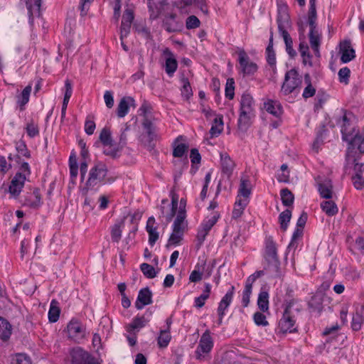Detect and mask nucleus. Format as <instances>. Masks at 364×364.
Here are the masks:
<instances>
[{
    "instance_id": "28",
    "label": "nucleus",
    "mask_w": 364,
    "mask_h": 364,
    "mask_svg": "<svg viewBox=\"0 0 364 364\" xmlns=\"http://www.w3.org/2000/svg\"><path fill=\"white\" fill-rule=\"evenodd\" d=\"M223 130V116L220 115L214 119L213 124L210 129V136H218Z\"/></svg>"
},
{
    "instance_id": "17",
    "label": "nucleus",
    "mask_w": 364,
    "mask_h": 364,
    "mask_svg": "<svg viewBox=\"0 0 364 364\" xmlns=\"http://www.w3.org/2000/svg\"><path fill=\"white\" fill-rule=\"evenodd\" d=\"M220 156L222 172L228 178H230L235 167V164L227 153H220Z\"/></svg>"
},
{
    "instance_id": "39",
    "label": "nucleus",
    "mask_w": 364,
    "mask_h": 364,
    "mask_svg": "<svg viewBox=\"0 0 364 364\" xmlns=\"http://www.w3.org/2000/svg\"><path fill=\"white\" fill-rule=\"evenodd\" d=\"M281 200L284 206H290L293 204L294 196L291 191L285 188L280 191Z\"/></svg>"
},
{
    "instance_id": "6",
    "label": "nucleus",
    "mask_w": 364,
    "mask_h": 364,
    "mask_svg": "<svg viewBox=\"0 0 364 364\" xmlns=\"http://www.w3.org/2000/svg\"><path fill=\"white\" fill-rule=\"evenodd\" d=\"M161 27L169 33H177L183 29V24L178 19L177 14L171 10L163 17Z\"/></svg>"
},
{
    "instance_id": "15",
    "label": "nucleus",
    "mask_w": 364,
    "mask_h": 364,
    "mask_svg": "<svg viewBox=\"0 0 364 364\" xmlns=\"http://www.w3.org/2000/svg\"><path fill=\"white\" fill-rule=\"evenodd\" d=\"M26 180V178L25 173L17 172L11 180V184L9 187V193L14 196H18L24 186Z\"/></svg>"
},
{
    "instance_id": "14",
    "label": "nucleus",
    "mask_w": 364,
    "mask_h": 364,
    "mask_svg": "<svg viewBox=\"0 0 364 364\" xmlns=\"http://www.w3.org/2000/svg\"><path fill=\"white\" fill-rule=\"evenodd\" d=\"M255 111L240 110V115L237 120L238 130L246 132L252 124V119L255 117Z\"/></svg>"
},
{
    "instance_id": "38",
    "label": "nucleus",
    "mask_w": 364,
    "mask_h": 364,
    "mask_svg": "<svg viewBox=\"0 0 364 364\" xmlns=\"http://www.w3.org/2000/svg\"><path fill=\"white\" fill-rule=\"evenodd\" d=\"M60 313V310L58 306V302L55 300H53L48 311L49 321L52 323L56 322L59 318Z\"/></svg>"
},
{
    "instance_id": "36",
    "label": "nucleus",
    "mask_w": 364,
    "mask_h": 364,
    "mask_svg": "<svg viewBox=\"0 0 364 364\" xmlns=\"http://www.w3.org/2000/svg\"><path fill=\"white\" fill-rule=\"evenodd\" d=\"M210 289L211 285L210 284H205L203 293L195 299L196 307L200 309L204 306L205 300L209 298Z\"/></svg>"
},
{
    "instance_id": "16",
    "label": "nucleus",
    "mask_w": 364,
    "mask_h": 364,
    "mask_svg": "<svg viewBox=\"0 0 364 364\" xmlns=\"http://www.w3.org/2000/svg\"><path fill=\"white\" fill-rule=\"evenodd\" d=\"M341 60L346 63L355 58V50L352 48L350 41H344L340 43Z\"/></svg>"
},
{
    "instance_id": "8",
    "label": "nucleus",
    "mask_w": 364,
    "mask_h": 364,
    "mask_svg": "<svg viewBox=\"0 0 364 364\" xmlns=\"http://www.w3.org/2000/svg\"><path fill=\"white\" fill-rule=\"evenodd\" d=\"M72 364H100L95 358L81 348H74L71 352Z\"/></svg>"
},
{
    "instance_id": "37",
    "label": "nucleus",
    "mask_w": 364,
    "mask_h": 364,
    "mask_svg": "<svg viewBox=\"0 0 364 364\" xmlns=\"http://www.w3.org/2000/svg\"><path fill=\"white\" fill-rule=\"evenodd\" d=\"M304 81L307 85L304 88L302 96L304 98L313 97L316 93V89L313 87L311 84V76L309 73H306L304 75Z\"/></svg>"
},
{
    "instance_id": "60",
    "label": "nucleus",
    "mask_w": 364,
    "mask_h": 364,
    "mask_svg": "<svg viewBox=\"0 0 364 364\" xmlns=\"http://www.w3.org/2000/svg\"><path fill=\"white\" fill-rule=\"evenodd\" d=\"M254 321L257 326H266L268 325V322L266 319V316L261 312H256L254 314Z\"/></svg>"
},
{
    "instance_id": "49",
    "label": "nucleus",
    "mask_w": 364,
    "mask_h": 364,
    "mask_svg": "<svg viewBox=\"0 0 364 364\" xmlns=\"http://www.w3.org/2000/svg\"><path fill=\"white\" fill-rule=\"evenodd\" d=\"M31 92V86L28 85L23 89L21 95L18 97L19 99L18 100V103L21 107H23L28 102Z\"/></svg>"
},
{
    "instance_id": "63",
    "label": "nucleus",
    "mask_w": 364,
    "mask_h": 364,
    "mask_svg": "<svg viewBox=\"0 0 364 364\" xmlns=\"http://www.w3.org/2000/svg\"><path fill=\"white\" fill-rule=\"evenodd\" d=\"M11 364H31L30 358L24 354H18L11 361Z\"/></svg>"
},
{
    "instance_id": "23",
    "label": "nucleus",
    "mask_w": 364,
    "mask_h": 364,
    "mask_svg": "<svg viewBox=\"0 0 364 364\" xmlns=\"http://www.w3.org/2000/svg\"><path fill=\"white\" fill-rule=\"evenodd\" d=\"M264 108L267 112L276 117H279L283 112L281 104L277 101H267L264 104Z\"/></svg>"
},
{
    "instance_id": "9",
    "label": "nucleus",
    "mask_w": 364,
    "mask_h": 364,
    "mask_svg": "<svg viewBox=\"0 0 364 364\" xmlns=\"http://www.w3.org/2000/svg\"><path fill=\"white\" fill-rule=\"evenodd\" d=\"M142 125L146 132V134L141 136V141L149 150H152L154 147L152 141L156 138L154 127L151 122L147 118L144 119Z\"/></svg>"
},
{
    "instance_id": "29",
    "label": "nucleus",
    "mask_w": 364,
    "mask_h": 364,
    "mask_svg": "<svg viewBox=\"0 0 364 364\" xmlns=\"http://www.w3.org/2000/svg\"><path fill=\"white\" fill-rule=\"evenodd\" d=\"M364 323V306L360 311H357L353 316L351 327L353 331H359Z\"/></svg>"
},
{
    "instance_id": "2",
    "label": "nucleus",
    "mask_w": 364,
    "mask_h": 364,
    "mask_svg": "<svg viewBox=\"0 0 364 364\" xmlns=\"http://www.w3.org/2000/svg\"><path fill=\"white\" fill-rule=\"evenodd\" d=\"M107 173V168L102 163L96 164L90 171L88 179L86 181V187L82 188L83 196H86L88 188L94 187L98 183L104 181Z\"/></svg>"
},
{
    "instance_id": "11",
    "label": "nucleus",
    "mask_w": 364,
    "mask_h": 364,
    "mask_svg": "<svg viewBox=\"0 0 364 364\" xmlns=\"http://www.w3.org/2000/svg\"><path fill=\"white\" fill-rule=\"evenodd\" d=\"M213 346V340L210 334V331L206 330L202 335L196 353L198 359L203 358L202 353H207L210 351Z\"/></svg>"
},
{
    "instance_id": "48",
    "label": "nucleus",
    "mask_w": 364,
    "mask_h": 364,
    "mask_svg": "<svg viewBox=\"0 0 364 364\" xmlns=\"http://www.w3.org/2000/svg\"><path fill=\"white\" fill-rule=\"evenodd\" d=\"M140 269L144 276L147 278L152 279L156 276V272L153 266L147 263H142L140 265Z\"/></svg>"
},
{
    "instance_id": "54",
    "label": "nucleus",
    "mask_w": 364,
    "mask_h": 364,
    "mask_svg": "<svg viewBox=\"0 0 364 364\" xmlns=\"http://www.w3.org/2000/svg\"><path fill=\"white\" fill-rule=\"evenodd\" d=\"M27 134L31 137L33 138L39 134V129L37 124H36L33 120L28 122L26 127Z\"/></svg>"
},
{
    "instance_id": "45",
    "label": "nucleus",
    "mask_w": 364,
    "mask_h": 364,
    "mask_svg": "<svg viewBox=\"0 0 364 364\" xmlns=\"http://www.w3.org/2000/svg\"><path fill=\"white\" fill-rule=\"evenodd\" d=\"M178 68V63L175 58H166L165 63L166 73L172 76Z\"/></svg>"
},
{
    "instance_id": "7",
    "label": "nucleus",
    "mask_w": 364,
    "mask_h": 364,
    "mask_svg": "<svg viewBox=\"0 0 364 364\" xmlns=\"http://www.w3.org/2000/svg\"><path fill=\"white\" fill-rule=\"evenodd\" d=\"M148 10L149 19L153 21L157 19L161 16L164 17L172 9H171L168 0H156L154 4H149Z\"/></svg>"
},
{
    "instance_id": "27",
    "label": "nucleus",
    "mask_w": 364,
    "mask_h": 364,
    "mask_svg": "<svg viewBox=\"0 0 364 364\" xmlns=\"http://www.w3.org/2000/svg\"><path fill=\"white\" fill-rule=\"evenodd\" d=\"M254 105L253 97L250 94L244 93L241 97L240 110L255 111Z\"/></svg>"
},
{
    "instance_id": "43",
    "label": "nucleus",
    "mask_w": 364,
    "mask_h": 364,
    "mask_svg": "<svg viewBox=\"0 0 364 364\" xmlns=\"http://www.w3.org/2000/svg\"><path fill=\"white\" fill-rule=\"evenodd\" d=\"M269 294L267 291H261L258 296L257 305L259 309L265 312L269 309Z\"/></svg>"
},
{
    "instance_id": "46",
    "label": "nucleus",
    "mask_w": 364,
    "mask_h": 364,
    "mask_svg": "<svg viewBox=\"0 0 364 364\" xmlns=\"http://www.w3.org/2000/svg\"><path fill=\"white\" fill-rule=\"evenodd\" d=\"M286 46V50L290 57H294L296 55V51L293 48V41L289 33L281 34Z\"/></svg>"
},
{
    "instance_id": "64",
    "label": "nucleus",
    "mask_w": 364,
    "mask_h": 364,
    "mask_svg": "<svg viewBox=\"0 0 364 364\" xmlns=\"http://www.w3.org/2000/svg\"><path fill=\"white\" fill-rule=\"evenodd\" d=\"M353 184L355 188L362 189L364 186V177L362 174H355L353 177Z\"/></svg>"
},
{
    "instance_id": "61",
    "label": "nucleus",
    "mask_w": 364,
    "mask_h": 364,
    "mask_svg": "<svg viewBox=\"0 0 364 364\" xmlns=\"http://www.w3.org/2000/svg\"><path fill=\"white\" fill-rule=\"evenodd\" d=\"M111 236L113 242H119L122 236V230L119 225L116 224L112 227L111 230Z\"/></svg>"
},
{
    "instance_id": "62",
    "label": "nucleus",
    "mask_w": 364,
    "mask_h": 364,
    "mask_svg": "<svg viewBox=\"0 0 364 364\" xmlns=\"http://www.w3.org/2000/svg\"><path fill=\"white\" fill-rule=\"evenodd\" d=\"M134 18V14L133 9L130 8H127L124 10V14L122 16V21H124L125 23H131L133 22Z\"/></svg>"
},
{
    "instance_id": "51",
    "label": "nucleus",
    "mask_w": 364,
    "mask_h": 364,
    "mask_svg": "<svg viewBox=\"0 0 364 364\" xmlns=\"http://www.w3.org/2000/svg\"><path fill=\"white\" fill-rule=\"evenodd\" d=\"M350 151H351L350 153L349 159L348 160L346 159L347 163L349 164L350 161L352 160V161L355 164H354V170L355 171V174H358V173L362 174L364 171L363 164L357 162L356 159L355 158V156H354V149H350ZM346 157L347 158V156Z\"/></svg>"
},
{
    "instance_id": "44",
    "label": "nucleus",
    "mask_w": 364,
    "mask_h": 364,
    "mask_svg": "<svg viewBox=\"0 0 364 364\" xmlns=\"http://www.w3.org/2000/svg\"><path fill=\"white\" fill-rule=\"evenodd\" d=\"M321 295H315L311 297L309 302V307L314 311L321 312L323 309Z\"/></svg>"
},
{
    "instance_id": "53",
    "label": "nucleus",
    "mask_w": 364,
    "mask_h": 364,
    "mask_svg": "<svg viewBox=\"0 0 364 364\" xmlns=\"http://www.w3.org/2000/svg\"><path fill=\"white\" fill-rule=\"evenodd\" d=\"M183 234L176 232H172L171 234L166 247H168L171 245H178L183 240Z\"/></svg>"
},
{
    "instance_id": "25",
    "label": "nucleus",
    "mask_w": 364,
    "mask_h": 364,
    "mask_svg": "<svg viewBox=\"0 0 364 364\" xmlns=\"http://www.w3.org/2000/svg\"><path fill=\"white\" fill-rule=\"evenodd\" d=\"M332 183L329 179H325L318 184V191L322 198L330 199L332 198Z\"/></svg>"
},
{
    "instance_id": "19",
    "label": "nucleus",
    "mask_w": 364,
    "mask_h": 364,
    "mask_svg": "<svg viewBox=\"0 0 364 364\" xmlns=\"http://www.w3.org/2000/svg\"><path fill=\"white\" fill-rule=\"evenodd\" d=\"M186 216V210H184V208L183 209L181 208L178 210L176 218L173 222V232H176L178 233L181 232L182 234H184L185 230L187 227V223L185 220Z\"/></svg>"
},
{
    "instance_id": "21",
    "label": "nucleus",
    "mask_w": 364,
    "mask_h": 364,
    "mask_svg": "<svg viewBox=\"0 0 364 364\" xmlns=\"http://www.w3.org/2000/svg\"><path fill=\"white\" fill-rule=\"evenodd\" d=\"M309 42L312 49L314 50L315 55L318 57L320 56L319 46L321 43V36L319 34L316 26L310 27L309 31Z\"/></svg>"
},
{
    "instance_id": "55",
    "label": "nucleus",
    "mask_w": 364,
    "mask_h": 364,
    "mask_svg": "<svg viewBox=\"0 0 364 364\" xmlns=\"http://www.w3.org/2000/svg\"><path fill=\"white\" fill-rule=\"evenodd\" d=\"M235 82L232 78H229L227 80L226 85H225V96L230 100L233 99L235 92Z\"/></svg>"
},
{
    "instance_id": "30",
    "label": "nucleus",
    "mask_w": 364,
    "mask_h": 364,
    "mask_svg": "<svg viewBox=\"0 0 364 364\" xmlns=\"http://www.w3.org/2000/svg\"><path fill=\"white\" fill-rule=\"evenodd\" d=\"M249 200L247 199H241L238 198L235 203V207L232 210V218L235 219H237L240 218L242 214L243 213V211L248 204Z\"/></svg>"
},
{
    "instance_id": "52",
    "label": "nucleus",
    "mask_w": 364,
    "mask_h": 364,
    "mask_svg": "<svg viewBox=\"0 0 364 364\" xmlns=\"http://www.w3.org/2000/svg\"><path fill=\"white\" fill-rule=\"evenodd\" d=\"M106 148L104 149L103 152L105 155L110 156L112 158H116L118 156V153L122 150V149L117 144H114L112 146H105Z\"/></svg>"
},
{
    "instance_id": "42",
    "label": "nucleus",
    "mask_w": 364,
    "mask_h": 364,
    "mask_svg": "<svg viewBox=\"0 0 364 364\" xmlns=\"http://www.w3.org/2000/svg\"><path fill=\"white\" fill-rule=\"evenodd\" d=\"M291 218V212L290 210L287 209L282 212L279 216V222L280 228L283 231L287 229L288 223H289Z\"/></svg>"
},
{
    "instance_id": "24",
    "label": "nucleus",
    "mask_w": 364,
    "mask_h": 364,
    "mask_svg": "<svg viewBox=\"0 0 364 364\" xmlns=\"http://www.w3.org/2000/svg\"><path fill=\"white\" fill-rule=\"evenodd\" d=\"M234 290L235 287L232 286L230 289L226 293V294L223 297L222 300L220 301L219 306L218 308V312L219 316H224L225 310L228 307L232 301Z\"/></svg>"
},
{
    "instance_id": "56",
    "label": "nucleus",
    "mask_w": 364,
    "mask_h": 364,
    "mask_svg": "<svg viewBox=\"0 0 364 364\" xmlns=\"http://www.w3.org/2000/svg\"><path fill=\"white\" fill-rule=\"evenodd\" d=\"M188 150V146L185 144H179L174 146L173 151V156L174 157L180 158Z\"/></svg>"
},
{
    "instance_id": "50",
    "label": "nucleus",
    "mask_w": 364,
    "mask_h": 364,
    "mask_svg": "<svg viewBox=\"0 0 364 364\" xmlns=\"http://www.w3.org/2000/svg\"><path fill=\"white\" fill-rule=\"evenodd\" d=\"M219 217V213H215L213 216H211L210 218H208L203 222L201 228L209 232L210 230L218 221Z\"/></svg>"
},
{
    "instance_id": "47",
    "label": "nucleus",
    "mask_w": 364,
    "mask_h": 364,
    "mask_svg": "<svg viewBox=\"0 0 364 364\" xmlns=\"http://www.w3.org/2000/svg\"><path fill=\"white\" fill-rule=\"evenodd\" d=\"M171 208L168 213L166 215L167 222L171 221L174 215H176V209L178 207V196L171 191Z\"/></svg>"
},
{
    "instance_id": "18",
    "label": "nucleus",
    "mask_w": 364,
    "mask_h": 364,
    "mask_svg": "<svg viewBox=\"0 0 364 364\" xmlns=\"http://www.w3.org/2000/svg\"><path fill=\"white\" fill-rule=\"evenodd\" d=\"M152 303V293L148 287L141 289L139 291L135 306L137 309H141L144 306Z\"/></svg>"
},
{
    "instance_id": "31",
    "label": "nucleus",
    "mask_w": 364,
    "mask_h": 364,
    "mask_svg": "<svg viewBox=\"0 0 364 364\" xmlns=\"http://www.w3.org/2000/svg\"><path fill=\"white\" fill-rule=\"evenodd\" d=\"M42 0H25L30 20L33 21L35 12L39 14Z\"/></svg>"
},
{
    "instance_id": "35",
    "label": "nucleus",
    "mask_w": 364,
    "mask_h": 364,
    "mask_svg": "<svg viewBox=\"0 0 364 364\" xmlns=\"http://www.w3.org/2000/svg\"><path fill=\"white\" fill-rule=\"evenodd\" d=\"M99 139L104 146H112L115 144L112 139L110 129L107 127L102 129Z\"/></svg>"
},
{
    "instance_id": "59",
    "label": "nucleus",
    "mask_w": 364,
    "mask_h": 364,
    "mask_svg": "<svg viewBox=\"0 0 364 364\" xmlns=\"http://www.w3.org/2000/svg\"><path fill=\"white\" fill-rule=\"evenodd\" d=\"M92 1L93 0H80L79 9L80 10V15L82 16L87 15Z\"/></svg>"
},
{
    "instance_id": "26",
    "label": "nucleus",
    "mask_w": 364,
    "mask_h": 364,
    "mask_svg": "<svg viewBox=\"0 0 364 364\" xmlns=\"http://www.w3.org/2000/svg\"><path fill=\"white\" fill-rule=\"evenodd\" d=\"M11 334V324L2 317L0 316V338L6 341Z\"/></svg>"
},
{
    "instance_id": "40",
    "label": "nucleus",
    "mask_w": 364,
    "mask_h": 364,
    "mask_svg": "<svg viewBox=\"0 0 364 364\" xmlns=\"http://www.w3.org/2000/svg\"><path fill=\"white\" fill-rule=\"evenodd\" d=\"M181 82L183 83V86L181 89V96L184 100H188L193 95V91L191 87V84L188 78L185 77H183L181 78Z\"/></svg>"
},
{
    "instance_id": "58",
    "label": "nucleus",
    "mask_w": 364,
    "mask_h": 364,
    "mask_svg": "<svg viewBox=\"0 0 364 364\" xmlns=\"http://www.w3.org/2000/svg\"><path fill=\"white\" fill-rule=\"evenodd\" d=\"M200 21L196 16H190L187 18L186 26L188 29H193L199 27Z\"/></svg>"
},
{
    "instance_id": "10",
    "label": "nucleus",
    "mask_w": 364,
    "mask_h": 364,
    "mask_svg": "<svg viewBox=\"0 0 364 364\" xmlns=\"http://www.w3.org/2000/svg\"><path fill=\"white\" fill-rule=\"evenodd\" d=\"M68 337L78 341L85 337V331L83 326L77 321L72 319L67 326Z\"/></svg>"
},
{
    "instance_id": "32",
    "label": "nucleus",
    "mask_w": 364,
    "mask_h": 364,
    "mask_svg": "<svg viewBox=\"0 0 364 364\" xmlns=\"http://www.w3.org/2000/svg\"><path fill=\"white\" fill-rule=\"evenodd\" d=\"M146 320L144 316L135 317L132 322L128 324L126 327V330L128 333H132L133 331L135 332L136 329L141 328L145 326Z\"/></svg>"
},
{
    "instance_id": "33",
    "label": "nucleus",
    "mask_w": 364,
    "mask_h": 364,
    "mask_svg": "<svg viewBox=\"0 0 364 364\" xmlns=\"http://www.w3.org/2000/svg\"><path fill=\"white\" fill-rule=\"evenodd\" d=\"M251 193V188H250V183L247 179L242 178L240 180V184L239 188V193L237 195V198H240V196H242L243 199H247Z\"/></svg>"
},
{
    "instance_id": "20",
    "label": "nucleus",
    "mask_w": 364,
    "mask_h": 364,
    "mask_svg": "<svg viewBox=\"0 0 364 364\" xmlns=\"http://www.w3.org/2000/svg\"><path fill=\"white\" fill-rule=\"evenodd\" d=\"M41 196L38 188H35L32 193L26 197L23 205L31 208H38L41 205Z\"/></svg>"
},
{
    "instance_id": "13",
    "label": "nucleus",
    "mask_w": 364,
    "mask_h": 364,
    "mask_svg": "<svg viewBox=\"0 0 364 364\" xmlns=\"http://www.w3.org/2000/svg\"><path fill=\"white\" fill-rule=\"evenodd\" d=\"M266 259L269 264H272L276 272L279 269V260L277 258L276 244L272 237H269L266 241Z\"/></svg>"
},
{
    "instance_id": "22",
    "label": "nucleus",
    "mask_w": 364,
    "mask_h": 364,
    "mask_svg": "<svg viewBox=\"0 0 364 364\" xmlns=\"http://www.w3.org/2000/svg\"><path fill=\"white\" fill-rule=\"evenodd\" d=\"M134 100L131 97H124L121 99L117 109V114L118 117L122 118L125 117L128 113L129 105H134Z\"/></svg>"
},
{
    "instance_id": "57",
    "label": "nucleus",
    "mask_w": 364,
    "mask_h": 364,
    "mask_svg": "<svg viewBox=\"0 0 364 364\" xmlns=\"http://www.w3.org/2000/svg\"><path fill=\"white\" fill-rule=\"evenodd\" d=\"M317 14L316 6H309L308 23L310 27L316 26Z\"/></svg>"
},
{
    "instance_id": "4",
    "label": "nucleus",
    "mask_w": 364,
    "mask_h": 364,
    "mask_svg": "<svg viewBox=\"0 0 364 364\" xmlns=\"http://www.w3.org/2000/svg\"><path fill=\"white\" fill-rule=\"evenodd\" d=\"M279 32L282 33H288L291 28V22L288 12V7L285 4L279 3L277 4V18Z\"/></svg>"
},
{
    "instance_id": "1",
    "label": "nucleus",
    "mask_w": 364,
    "mask_h": 364,
    "mask_svg": "<svg viewBox=\"0 0 364 364\" xmlns=\"http://www.w3.org/2000/svg\"><path fill=\"white\" fill-rule=\"evenodd\" d=\"M341 114L336 117L337 123L341 124L342 139L348 142L347 149V159H349L350 149H357L360 153H364V136L355 134L352 136L354 131L353 127H350L355 116L352 112H348L345 109L341 110Z\"/></svg>"
},
{
    "instance_id": "12",
    "label": "nucleus",
    "mask_w": 364,
    "mask_h": 364,
    "mask_svg": "<svg viewBox=\"0 0 364 364\" xmlns=\"http://www.w3.org/2000/svg\"><path fill=\"white\" fill-rule=\"evenodd\" d=\"M239 63L245 75H253L257 70V64L250 61V58L244 50L239 52Z\"/></svg>"
},
{
    "instance_id": "3",
    "label": "nucleus",
    "mask_w": 364,
    "mask_h": 364,
    "mask_svg": "<svg viewBox=\"0 0 364 364\" xmlns=\"http://www.w3.org/2000/svg\"><path fill=\"white\" fill-rule=\"evenodd\" d=\"M294 304V301L293 299L287 303L283 314V316L279 321V330L284 333L287 332H294L296 330V328H294L296 321L292 310V306Z\"/></svg>"
},
{
    "instance_id": "5",
    "label": "nucleus",
    "mask_w": 364,
    "mask_h": 364,
    "mask_svg": "<svg viewBox=\"0 0 364 364\" xmlns=\"http://www.w3.org/2000/svg\"><path fill=\"white\" fill-rule=\"evenodd\" d=\"M301 84V79L298 72L295 69H291L285 75L284 82L282 86V92L284 95H289L299 87Z\"/></svg>"
},
{
    "instance_id": "34",
    "label": "nucleus",
    "mask_w": 364,
    "mask_h": 364,
    "mask_svg": "<svg viewBox=\"0 0 364 364\" xmlns=\"http://www.w3.org/2000/svg\"><path fill=\"white\" fill-rule=\"evenodd\" d=\"M171 339L170 331L168 329L161 330L157 338L159 347L161 348L167 347Z\"/></svg>"
},
{
    "instance_id": "41",
    "label": "nucleus",
    "mask_w": 364,
    "mask_h": 364,
    "mask_svg": "<svg viewBox=\"0 0 364 364\" xmlns=\"http://www.w3.org/2000/svg\"><path fill=\"white\" fill-rule=\"evenodd\" d=\"M321 207L323 211L328 216H333L338 213V208L336 203L332 200L323 201L321 204Z\"/></svg>"
}]
</instances>
